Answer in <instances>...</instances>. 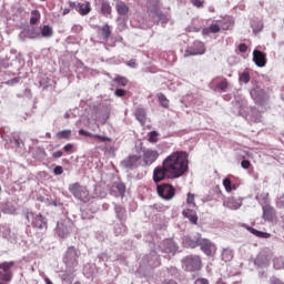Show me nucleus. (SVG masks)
<instances>
[{
  "instance_id": "obj_1",
  "label": "nucleus",
  "mask_w": 284,
  "mask_h": 284,
  "mask_svg": "<svg viewBox=\"0 0 284 284\" xmlns=\"http://www.w3.org/2000/svg\"><path fill=\"white\" fill-rule=\"evenodd\" d=\"M190 168V154L185 151H175L168 155L162 165L153 170L154 183L161 181L181 179Z\"/></svg>"
},
{
  "instance_id": "obj_2",
  "label": "nucleus",
  "mask_w": 284,
  "mask_h": 284,
  "mask_svg": "<svg viewBox=\"0 0 284 284\" xmlns=\"http://www.w3.org/2000/svg\"><path fill=\"white\" fill-rule=\"evenodd\" d=\"M69 192L82 203H88L90 201V191H88V186L81 185V183L75 182L69 185Z\"/></svg>"
},
{
  "instance_id": "obj_3",
  "label": "nucleus",
  "mask_w": 284,
  "mask_h": 284,
  "mask_svg": "<svg viewBox=\"0 0 284 284\" xmlns=\"http://www.w3.org/2000/svg\"><path fill=\"white\" fill-rule=\"evenodd\" d=\"M156 192L161 199L164 201H172L176 196V189L174 185L169 183H162L156 185Z\"/></svg>"
},
{
  "instance_id": "obj_4",
  "label": "nucleus",
  "mask_w": 284,
  "mask_h": 284,
  "mask_svg": "<svg viewBox=\"0 0 284 284\" xmlns=\"http://www.w3.org/2000/svg\"><path fill=\"white\" fill-rule=\"evenodd\" d=\"M79 256H81V251L74 246H70L67 250L63 261L69 267H77L79 265Z\"/></svg>"
},
{
  "instance_id": "obj_5",
  "label": "nucleus",
  "mask_w": 284,
  "mask_h": 284,
  "mask_svg": "<svg viewBox=\"0 0 284 284\" xmlns=\"http://www.w3.org/2000/svg\"><path fill=\"white\" fill-rule=\"evenodd\" d=\"M183 263L187 272H199L203 267V262L199 255H187L184 257Z\"/></svg>"
},
{
  "instance_id": "obj_6",
  "label": "nucleus",
  "mask_w": 284,
  "mask_h": 284,
  "mask_svg": "<svg viewBox=\"0 0 284 284\" xmlns=\"http://www.w3.org/2000/svg\"><path fill=\"white\" fill-rule=\"evenodd\" d=\"M199 247L206 256H214L216 254V244L203 237H199Z\"/></svg>"
},
{
  "instance_id": "obj_7",
  "label": "nucleus",
  "mask_w": 284,
  "mask_h": 284,
  "mask_svg": "<svg viewBox=\"0 0 284 284\" xmlns=\"http://www.w3.org/2000/svg\"><path fill=\"white\" fill-rule=\"evenodd\" d=\"M12 267H14V262H3L0 264V281L4 283H10L12 281Z\"/></svg>"
},
{
  "instance_id": "obj_8",
  "label": "nucleus",
  "mask_w": 284,
  "mask_h": 284,
  "mask_svg": "<svg viewBox=\"0 0 284 284\" xmlns=\"http://www.w3.org/2000/svg\"><path fill=\"white\" fill-rule=\"evenodd\" d=\"M205 52V44L201 41L193 42V45L189 47L184 51V57H197Z\"/></svg>"
},
{
  "instance_id": "obj_9",
  "label": "nucleus",
  "mask_w": 284,
  "mask_h": 284,
  "mask_svg": "<svg viewBox=\"0 0 284 284\" xmlns=\"http://www.w3.org/2000/svg\"><path fill=\"white\" fill-rule=\"evenodd\" d=\"M253 61L257 68H265V65H267V54L255 49L253 51Z\"/></svg>"
},
{
  "instance_id": "obj_10",
  "label": "nucleus",
  "mask_w": 284,
  "mask_h": 284,
  "mask_svg": "<svg viewBox=\"0 0 284 284\" xmlns=\"http://www.w3.org/2000/svg\"><path fill=\"white\" fill-rule=\"evenodd\" d=\"M160 247L164 254H176V251L179 250V246L172 240H164Z\"/></svg>"
},
{
  "instance_id": "obj_11",
  "label": "nucleus",
  "mask_w": 284,
  "mask_h": 284,
  "mask_svg": "<svg viewBox=\"0 0 284 284\" xmlns=\"http://www.w3.org/2000/svg\"><path fill=\"white\" fill-rule=\"evenodd\" d=\"M159 159V151L148 149L143 152V165H152Z\"/></svg>"
},
{
  "instance_id": "obj_12",
  "label": "nucleus",
  "mask_w": 284,
  "mask_h": 284,
  "mask_svg": "<svg viewBox=\"0 0 284 284\" xmlns=\"http://www.w3.org/2000/svg\"><path fill=\"white\" fill-rule=\"evenodd\" d=\"M140 161L141 155H129L122 161V165L123 168H126V170H134V168H139Z\"/></svg>"
},
{
  "instance_id": "obj_13",
  "label": "nucleus",
  "mask_w": 284,
  "mask_h": 284,
  "mask_svg": "<svg viewBox=\"0 0 284 284\" xmlns=\"http://www.w3.org/2000/svg\"><path fill=\"white\" fill-rule=\"evenodd\" d=\"M79 134H80L81 136H89V138L97 139V140L100 141L101 143H105V142L112 143V139H111V138H109V136H103V135H99V134H92L91 132H88V131H85V130H83V129H81V130L79 131Z\"/></svg>"
},
{
  "instance_id": "obj_14",
  "label": "nucleus",
  "mask_w": 284,
  "mask_h": 284,
  "mask_svg": "<svg viewBox=\"0 0 284 284\" xmlns=\"http://www.w3.org/2000/svg\"><path fill=\"white\" fill-rule=\"evenodd\" d=\"M57 232L61 239H65L72 232V227L65 222H60L58 223Z\"/></svg>"
},
{
  "instance_id": "obj_15",
  "label": "nucleus",
  "mask_w": 284,
  "mask_h": 284,
  "mask_svg": "<svg viewBox=\"0 0 284 284\" xmlns=\"http://www.w3.org/2000/svg\"><path fill=\"white\" fill-rule=\"evenodd\" d=\"M33 227H37V230H48V220H45L43 214L40 213L34 217Z\"/></svg>"
},
{
  "instance_id": "obj_16",
  "label": "nucleus",
  "mask_w": 284,
  "mask_h": 284,
  "mask_svg": "<svg viewBox=\"0 0 284 284\" xmlns=\"http://www.w3.org/2000/svg\"><path fill=\"white\" fill-rule=\"evenodd\" d=\"M242 227H245V230H247V232H250L254 236H257V239H270L272 236V234L263 232V231H258L247 224H243Z\"/></svg>"
},
{
  "instance_id": "obj_17",
  "label": "nucleus",
  "mask_w": 284,
  "mask_h": 284,
  "mask_svg": "<svg viewBox=\"0 0 284 284\" xmlns=\"http://www.w3.org/2000/svg\"><path fill=\"white\" fill-rule=\"evenodd\" d=\"M182 214L183 217L189 219V221L193 223V225H196V223H199V215H196V211L192 209H185L183 210Z\"/></svg>"
},
{
  "instance_id": "obj_18",
  "label": "nucleus",
  "mask_w": 284,
  "mask_h": 284,
  "mask_svg": "<svg viewBox=\"0 0 284 284\" xmlns=\"http://www.w3.org/2000/svg\"><path fill=\"white\" fill-rule=\"evenodd\" d=\"M77 12L81 14V17H85L92 12V7L90 4V1H87L84 3L78 2Z\"/></svg>"
},
{
  "instance_id": "obj_19",
  "label": "nucleus",
  "mask_w": 284,
  "mask_h": 284,
  "mask_svg": "<svg viewBox=\"0 0 284 284\" xmlns=\"http://www.w3.org/2000/svg\"><path fill=\"white\" fill-rule=\"evenodd\" d=\"M274 207L270 206V205H265L263 206V219L264 221H274Z\"/></svg>"
},
{
  "instance_id": "obj_20",
  "label": "nucleus",
  "mask_w": 284,
  "mask_h": 284,
  "mask_svg": "<svg viewBox=\"0 0 284 284\" xmlns=\"http://www.w3.org/2000/svg\"><path fill=\"white\" fill-rule=\"evenodd\" d=\"M52 34H54V30L52 29V27L48 24L40 27V37H42L43 39H50Z\"/></svg>"
},
{
  "instance_id": "obj_21",
  "label": "nucleus",
  "mask_w": 284,
  "mask_h": 284,
  "mask_svg": "<svg viewBox=\"0 0 284 284\" xmlns=\"http://www.w3.org/2000/svg\"><path fill=\"white\" fill-rule=\"evenodd\" d=\"M101 38L103 41H108L110 37H112V29L110 28V24L105 23L101 30H100Z\"/></svg>"
},
{
  "instance_id": "obj_22",
  "label": "nucleus",
  "mask_w": 284,
  "mask_h": 284,
  "mask_svg": "<svg viewBox=\"0 0 284 284\" xmlns=\"http://www.w3.org/2000/svg\"><path fill=\"white\" fill-rule=\"evenodd\" d=\"M118 14H121L122 17H125L128 12H130V7L125 4V2H120L115 6Z\"/></svg>"
},
{
  "instance_id": "obj_23",
  "label": "nucleus",
  "mask_w": 284,
  "mask_h": 284,
  "mask_svg": "<svg viewBox=\"0 0 284 284\" xmlns=\"http://www.w3.org/2000/svg\"><path fill=\"white\" fill-rule=\"evenodd\" d=\"M41 21V12L39 10L31 11L30 26H37Z\"/></svg>"
},
{
  "instance_id": "obj_24",
  "label": "nucleus",
  "mask_w": 284,
  "mask_h": 284,
  "mask_svg": "<svg viewBox=\"0 0 284 284\" xmlns=\"http://www.w3.org/2000/svg\"><path fill=\"white\" fill-rule=\"evenodd\" d=\"M135 118L143 125L146 121L145 109L139 108L135 110Z\"/></svg>"
},
{
  "instance_id": "obj_25",
  "label": "nucleus",
  "mask_w": 284,
  "mask_h": 284,
  "mask_svg": "<svg viewBox=\"0 0 284 284\" xmlns=\"http://www.w3.org/2000/svg\"><path fill=\"white\" fill-rule=\"evenodd\" d=\"M224 204L229 210H239L241 207V203H239L234 197L229 199Z\"/></svg>"
},
{
  "instance_id": "obj_26",
  "label": "nucleus",
  "mask_w": 284,
  "mask_h": 284,
  "mask_svg": "<svg viewBox=\"0 0 284 284\" xmlns=\"http://www.w3.org/2000/svg\"><path fill=\"white\" fill-rule=\"evenodd\" d=\"M101 13L104 17H108V14H112V7L110 6V2H108V1L101 2Z\"/></svg>"
},
{
  "instance_id": "obj_27",
  "label": "nucleus",
  "mask_w": 284,
  "mask_h": 284,
  "mask_svg": "<svg viewBox=\"0 0 284 284\" xmlns=\"http://www.w3.org/2000/svg\"><path fill=\"white\" fill-rule=\"evenodd\" d=\"M156 97H158V101H159L160 105H162V108H165V109L170 108V100L168 99V97H165V94L158 93Z\"/></svg>"
},
{
  "instance_id": "obj_28",
  "label": "nucleus",
  "mask_w": 284,
  "mask_h": 284,
  "mask_svg": "<svg viewBox=\"0 0 284 284\" xmlns=\"http://www.w3.org/2000/svg\"><path fill=\"white\" fill-rule=\"evenodd\" d=\"M70 136H72V131L71 130H63V131H59L57 133V139H70Z\"/></svg>"
},
{
  "instance_id": "obj_29",
  "label": "nucleus",
  "mask_w": 284,
  "mask_h": 284,
  "mask_svg": "<svg viewBox=\"0 0 284 284\" xmlns=\"http://www.w3.org/2000/svg\"><path fill=\"white\" fill-rule=\"evenodd\" d=\"M114 81L118 85H121L122 88H125V85H128V78L123 75L115 77Z\"/></svg>"
},
{
  "instance_id": "obj_30",
  "label": "nucleus",
  "mask_w": 284,
  "mask_h": 284,
  "mask_svg": "<svg viewBox=\"0 0 284 284\" xmlns=\"http://www.w3.org/2000/svg\"><path fill=\"white\" fill-rule=\"evenodd\" d=\"M250 80H251L250 72L244 71L243 73H241V75H240V81H241L242 83H250Z\"/></svg>"
},
{
  "instance_id": "obj_31",
  "label": "nucleus",
  "mask_w": 284,
  "mask_h": 284,
  "mask_svg": "<svg viewBox=\"0 0 284 284\" xmlns=\"http://www.w3.org/2000/svg\"><path fill=\"white\" fill-rule=\"evenodd\" d=\"M159 141V133L156 131H152L149 133V143H156Z\"/></svg>"
},
{
  "instance_id": "obj_32",
  "label": "nucleus",
  "mask_w": 284,
  "mask_h": 284,
  "mask_svg": "<svg viewBox=\"0 0 284 284\" xmlns=\"http://www.w3.org/2000/svg\"><path fill=\"white\" fill-rule=\"evenodd\" d=\"M195 195L193 193H187L186 203L192 207H196V202H194Z\"/></svg>"
},
{
  "instance_id": "obj_33",
  "label": "nucleus",
  "mask_w": 284,
  "mask_h": 284,
  "mask_svg": "<svg viewBox=\"0 0 284 284\" xmlns=\"http://www.w3.org/2000/svg\"><path fill=\"white\" fill-rule=\"evenodd\" d=\"M223 186L225 187L226 192H232V180H230V178H225L223 180Z\"/></svg>"
},
{
  "instance_id": "obj_34",
  "label": "nucleus",
  "mask_w": 284,
  "mask_h": 284,
  "mask_svg": "<svg viewBox=\"0 0 284 284\" xmlns=\"http://www.w3.org/2000/svg\"><path fill=\"white\" fill-rule=\"evenodd\" d=\"M222 258L223 261L227 262V261H232V251L230 250H224L222 252Z\"/></svg>"
},
{
  "instance_id": "obj_35",
  "label": "nucleus",
  "mask_w": 284,
  "mask_h": 284,
  "mask_svg": "<svg viewBox=\"0 0 284 284\" xmlns=\"http://www.w3.org/2000/svg\"><path fill=\"white\" fill-rule=\"evenodd\" d=\"M209 31L213 34H216L217 32H221V26H219L217 23H213L209 27Z\"/></svg>"
},
{
  "instance_id": "obj_36",
  "label": "nucleus",
  "mask_w": 284,
  "mask_h": 284,
  "mask_svg": "<svg viewBox=\"0 0 284 284\" xmlns=\"http://www.w3.org/2000/svg\"><path fill=\"white\" fill-rule=\"evenodd\" d=\"M115 187L120 194V196H123L125 194V184L123 183H116Z\"/></svg>"
},
{
  "instance_id": "obj_37",
  "label": "nucleus",
  "mask_w": 284,
  "mask_h": 284,
  "mask_svg": "<svg viewBox=\"0 0 284 284\" xmlns=\"http://www.w3.org/2000/svg\"><path fill=\"white\" fill-rule=\"evenodd\" d=\"M41 38V32L32 29L29 31V39H40Z\"/></svg>"
},
{
  "instance_id": "obj_38",
  "label": "nucleus",
  "mask_w": 284,
  "mask_h": 284,
  "mask_svg": "<svg viewBox=\"0 0 284 284\" xmlns=\"http://www.w3.org/2000/svg\"><path fill=\"white\" fill-rule=\"evenodd\" d=\"M227 79H224L217 84V88L219 90H222V92H225L227 90Z\"/></svg>"
},
{
  "instance_id": "obj_39",
  "label": "nucleus",
  "mask_w": 284,
  "mask_h": 284,
  "mask_svg": "<svg viewBox=\"0 0 284 284\" xmlns=\"http://www.w3.org/2000/svg\"><path fill=\"white\" fill-rule=\"evenodd\" d=\"M186 244L189 245V247H192L194 250V247H199V237L196 240H187Z\"/></svg>"
},
{
  "instance_id": "obj_40",
  "label": "nucleus",
  "mask_w": 284,
  "mask_h": 284,
  "mask_svg": "<svg viewBox=\"0 0 284 284\" xmlns=\"http://www.w3.org/2000/svg\"><path fill=\"white\" fill-rule=\"evenodd\" d=\"M63 150L67 153H72V152H74V144L69 143V144L64 145Z\"/></svg>"
},
{
  "instance_id": "obj_41",
  "label": "nucleus",
  "mask_w": 284,
  "mask_h": 284,
  "mask_svg": "<svg viewBox=\"0 0 284 284\" xmlns=\"http://www.w3.org/2000/svg\"><path fill=\"white\" fill-rule=\"evenodd\" d=\"M53 174L55 176H59V175L63 174V166H61V165L55 166L54 170H53Z\"/></svg>"
},
{
  "instance_id": "obj_42",
  "label": "nucleus",
  "mask_w": 284,
  "mask_h": 284,
  "mask_svg": "<svg viewBox=\"0 0 284 284\" xmlns=\"http://www.w3.org/2000/svg\"><path fill=\"white\" fill-rule=\"evenodd\" d=\"M252 165V163L250 162V160H243L241 162V166L244 169V170H250V166Z\"/></svg>"
},
{
  "instance_id": "obj_43",
  "label": "nucleus",
  "mask_w": 284,
  "mask_h": 284,
  "mask_svg": "<svg viewBox=\"0 0 284 284\" xmlns=\"http://www.w3.org/2000/svg\"><path fill=\"white\" fill-rule=\"evenodd\" d=\"M193 6L195 8H203V3H205V0H192Z\"/></svg>"
},
{
  "instance_id": "obj_44",
  "label": "nucleus",
  "mask_w": 284,
  "mask_h": 284,
  "mask_svg": "<svg viewBox=\"0 0 284 284\" xmlns=\"http://www.w3.org/2000/svg\"><path fill=\"white\" fill-rule=\"evenodd\" d=\"M114 94H115V97H125V90L116 89Z\"/></svg>"
},
{
  "instance_id": "obj_45",
  "label": "nucleus",
  "mask_w": 284,
  "mask_h": 284,
  "mask_svg": "<svg viewBox=\"0 0 284 284\" xmlns=\"http://www.w3.org/2000/svg\"><path fill=\"white\" fill-rule=\"evenodd\" d=\"M68 3L71 10H77L79 8V3L74 1H69Z\"/></svg>"
},
{
  "instance_id": "obj_46",
  "label": "nucleus",
  "mask_w": 284,
  "mask_h": 284,
  "mask_svg": "<svg viewBox=\"0 0 284 284\" xmlns=\"http://www.w3.org/2000/svg\"><path fill=\"white\" fill-rule=\"evenodd\" d=\"M239 50H240V52H242V53L247 52V44L241 43V44L239 45Z\"/></svg>"
},
{
  "instance_id": "obj_47",
  "label": "nucleus",
  "mask_w": 284,
  "mask_h": 284,
  "mask_svg": "<svg viewBox=\"0 0 284 284\" xmlns=\"http://www.w3.org/2000/svg\"><path fill=\"white\" fill-rule=\"evenodd\" d=\"M126 65L129 68H136V60L135 59H131L130 61L126 62Z\"/></svg>"
},
{
  "instance_id": "obj_48",
  "label": "nucleus",
  "mask_w": 284,
  "mask_h": 284,
  "mask_svg": "<svg viewBox=\"0 0 284 284\" xmlns=\"http://www.w3.org/2000/svg\"><path fill=\"white\" fill-rule=\"evenodd\" d=\"M53 159H61L63 156V151H55L52 153Z\"/></svg>"
},
{
  "instance_id": "obj_49",
  "label": "nucleus",
  "mask_w": 284,
  "mask_h": 284,
  "mask_svg": "<svg viewBox=\"0 0 284 284\" xmlns=\"http://www.w3.org/2000/svg\"><path fill=\"white\" fill-rule=\"evenodd\" d=\"M195 284H210V282L207 280H205V278H197L195 281Z\"/></svg>"
},
{
  "instance_id": "obj_50",
  "label": "nucleus",
  "mask_w": 284,
  "mask_h": 284,
  "mask_svg": "<svg viewBox=\"0 0 284 284\" xmlns=\"http://www.w3.org/2000/svg\"><path fill=\"white\" fill-rule=\"evenodd\" d=\"M271 284H284V283L280 278L273 277L271 278Z\"/></svg>"
},
{
  "instance_id": "obj_51",
  "label": "nucleus",
  "mask_w": 284,
  "mask_h": 284,
  "mask_svg": "<svg viewBox=\"0 0 284 284\" xmlns=\"http://www.w3.org/2000/svg\"><path fill=\"white\" fill-rule=\"evenodd\" d=\"M13 142H14V144H16V148H20L21 142L19 141V139L14 138V139H13Z\"/></svg>"
},
{
  "instance_id": "obj_52",
  "label": "nucleus",
  "mask_w": 284,
  "mask_h": 284,
  "mask_svg": "<svg viewBox=\"0 0 284 284\" xmlns=\"http://www.w3.org/2000/svg\"><path fill=\"white\" fill-rule=\"evenodd\" d=\"M70 11H71L70 8L64 9L63 12H62V17L68 16V13H69Z\"/></svg>"
},
{
  "instance_id": "obj_53",
  "label": "nucleus",
  "mask_w": 284,
  "mask_h": 284,
  "mask_svg": "<svg viewBox=\"0 0 284 284\" xmlns=\"http://www.w3.org/2000/svg\"><path fill=\"white\" fill-rule=\"evenodd\" d=\"M44 283L47 284H53L51 280H49V277H44Z\"/></svg>"
},
{
  "instance_id": "obj_54",
  "label": "nucleus",
  "mask_w": 284,
  "mask_h": 284,
  "mask_svg": "<svg viewBox=\"0 0 284 284\" xmlns=\"http://www.w3.org/2000/svg\"><path fill=\"white\" fill-rule=\"evenodd\" d=\"M45 138L47 139H52V134L51 133H45Z\"/></svg>"
},
{
  "instance_id": "obj_55",
  "label": "nucleus",
  "mask_w": 284,
  "mask_h": 284,
  "mask_svg": "<svg viewBox=\"0 0 284 284\" xmlns=\"http://www.w3.org/2000/svg\"><path fill=\"white\" fill-rule=\"evenodd\" d=\"M155 4H156V6H160V4H161V1L156 0Z\"/></svg>"
},
{
  "instance_id": "obj_56",
  "label": "nucleus",
  "mask_w": 284,
  "mask_h": 284,
  "mask_svg": "<svg viewBox=\"0 0 284 284\" xmlns=\"http://www.w3.org/2000/svg\"><path fill=\"white\" fill-rule=\"evenodd\" d=\"M74 284H81V282L77 281V282H74Z\"/></svg>"
},
{
  "instance_id": "obj_57",
  "label": "nucleus",
  "mask_w": 284,
  "mask_h": 284,
  "mask_svg": "<svg viewBox=\"0 0 284 284\" xmlns=\"http://www.w3.org/2000/svg\"><path fill=\"white\" fill-rule=\"evenodd\" d=\"M0 192H1V186H0Z\"/></svg>"
}]
</instances>
